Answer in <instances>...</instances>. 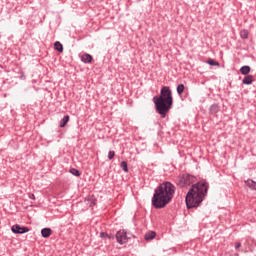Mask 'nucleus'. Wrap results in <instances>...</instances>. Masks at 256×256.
<instances>
[{
  "instance_id": "nucleus-1",
  "label": "nucleus",
  "mask_w": 256,
  "mask_h": 256,
  "mask_svg": "<svg viewBox=\"0 0 256 256\" xmlns=\"http://www.w3.org/2000/svg\"><path fill=\"white\" fill-rule=\"evenodd\" d=\"M173 195H175V186L171 184V182H164L156 188L152 205H154L156 209H163V207L171 203Z\"/></svg>"
},
{
  "instance_id": "nucleus-2",
  "label": "nucleus",
  "mask_w": 256,
  "mask_h": 256,
  "mask_svg": "<svg viewBox=\"0 0 256 256\" xmlns=\"http://www.w3.org/2000/svg\"><path fill=\"white\" fill-rule=\"evenodd\" d=\"M207 183L198 182L193 185L192 188L186 195V206L188 209H193V207H199L203 203V199L207 193Z\"/></svg>"
},
{
  "instance_id": "nucleus-3",
  "label": "nucleus",
  "mask_w": 256,
  "mask_h": 256,
  "mask_svg": "<svg viewBox=\"0 0 256 256\" xmlns=\"http://www.w3.org/2000/svg\"><path fill=\"white\" fill-rule=\"evenodd\" d=\"M154 103L156 105V111L165 117L173 105V96L169 87L164 86L161 89L160 96L154 97Z\"/></svg>"
},
{
  "instance_id": "nucleus-4",
  "label": "nucleus",
  "mask_w": 256,
  "mask_h": 256,
  "mask_svg": "<svg viewBox=\"0 0 256 256\" xmlns=\"http://www.w3.org/2000/svg\"><path fill=\"white\" fill-rule=\"evenodd\" d=\"M195 182V177L189 175V174H184L178 178V185L180 187H188V185H191V183Z\"/></svg>"
},
{
  "instance_id": "nucleus-5",
  "label": "nucleus",
  "mask_w": 256,
  "mask_h": 256,
  "mask_svg": "<svg viewBox=\"0 0 256 256\" xmlns=\"http://www.w3.org/2000/svg\"><path fill=\"white\" fill-rule=\"evenodd\" d=\"M116 241L120 245H125L127 241H129V236H127V232L125 230H120L116 233Z\"/></svg>"
},
{
  "instance_id": "nucleus-6",
  "label": "nucleus",
  "mask_w": 256,
  "mask_h": 256,
  "mask_svg": "<svg viewBox=\"0 0 256 256\" xmlns=\"http://www.w3.org/2000/svg\"><path fill=\"white\" fill-rule=\"evenodd\" d=\"M11 231L19 235H22L23 233H29V229L27 227H21L19 224L13 225L11 227Z\"/></svg>"
},
{
  "instance_id": "nucleus-7",
  "label": "nucleus",
  "mask_w": 256,
  "mask_h": 256,
  "mask_svg": "<svg viewBox=\"0 0 256 256\" xmlns=\"http://www.w3.org/2000/svg\"><path fill=\"white\" fill-rule=\"evenodd\" d=\"M51 233H52L51 228H43V229L41 230V235H42V237H44L45 239H47L48 237H51Z\"/></svg>"
},
{
  "instance_id": "nucleus-8",
  "label": "nucleus",
  "mask_w": 256,
  "mask_h": 256,
  "mask_svg": "<svg viewBox=\"0 0 256 256\" xmlns=\"http://www.w3.org/2000/svg\"><path fill=\"white\" fill-rule=\"evenodd\" d=\"M156 235H157V233H155V231H150L145 234L144 239L146 241H151V240L155 239Z\"/></svg>"
},
{
  "instance_id": "nucleus-9",
  "label": "nucleus",
  "mask_w": 256,
  "mask_h": 256,
  "mask_svg": "<svg viewBox=\"0 0 256 256\" xmlns=\"http://www.w3.org/2000/svg\"><path fill=\"white\" fill-rule=\"evenodd\" d=\"M81 61L83 63H91V61H93V56H91L90 54H84L81 56Z\"/></svg>"
},
{
  "instance_id": "nucleus-10",
  "label": "nucleus",
  "mask_w": 256,
  "mask_h": 256,
  "mask_svg": "<svg viewBox=\"0 0 256 256\" xmlns=\"http://www.w3.org/2000/svg\"><path fill=\"white\" fill-rule=\"evenodd\" d=\"M240 73L242 75H249V73H251V67L249 66H243L240 68Z\"/></svg>"
},
{
  "instance_id": "nucleus-11",
  "label": "nucleus",
  "mask_w": 256,
  "mask_h": 256,
  "mask_svg": "<svg viewBox=\"0 0 256 256\" xmlns=\"http://www.w3.org/2000/svg\"><path fill=\"white\" fill-rule=\"evenodd\" d=\"M242 83H243L244 85H251V83H253V76H251V75L246 76V77L242 80Z\"/></svg>"
},
{
  "instance_id": "nucleus-12",
  "label": "nucleus",
  "mask_w": 256,
  "mask_h": 256,
  "mask_svg": "<svg viewBox=\"0 0 256 256\" xmlns=\"http://www.w3.org/2000/svg\"><path fill=\"white\" fill-rule=\"evenodd\" d=\"M69 115L64 116L61 120H60V127H65V125H67V123H69Z\"/></svg>"
},
{
  "instance_id": "nucleus-13",
  "label": "nucleus",
  "mask_w": 256,
  "mask_h": 256,
  "mask_svg": "<svg viewBox=\"0 0 256 256\" xmlns=\"http://www.w3.org/2000/svg\"><path fill=\"white\" fill-rule=\"evenodd\" d=\"M54 49H56V51H59V53H63V44H61V42H55Z\"/></svg>"
},
{
  "instance_id": "nucleus-14",
  "label": "nucleus",
  "mask_w": 256,
  "mask_h": 256,
  "mask_svg": "<svg viewBox=\"0 0 256 256\" xmlns=\"http://www.w3.org/2000/svg\"><path fill=\"white\" fill-rule=\"evenodd\" d=\"M246 185H247L248 187H250V189H255V191H256V182H255V181H253V180H248V181H246Z\"/></svg>"
},
{
  "instance_id": "nucleus-15",
  "label": "nucleus",
  "mask_w": 256,
  "mask_h": 256,
  "mask_svg": "<svg viewBox=\"0 0 256 256\" xmlns=\"http://www.w3.org/2000/svg\"><path fill=\"white\" fill-rule=\"evenodd\" d=\"M183 91H185V85L179 84V85L177 86V93H178V95H182V94H183Z\"/></svg>"
},
{
  "instance_id": "nucleus-16",
  "label": "nucleus",
  "mask_w": 256,
  "mask_h": 256,
  "mask_svg": "<svg viewBox=\"0 0 256 256\" xmlns=\"http://www.w3.org/2000/svg\"><path fill=\"white\" fill-rule=\"evenodd\" d=\"M208 65H211L212 67H219V62L213 60V59H209L207 60Z\"/></svg>"
},
{
  "instance_id": "nucleus-17",
  "label": "nucleus",
  "mask_w": 256,
  "mask_h": 256,
  "mask_svg": "<svg viewBox=\"0 0 256 256\" xmlns=\"http://www.w3.org/2000/svg\"><path fill=\"white\" fill-rule=\"evenodd\" d=\"M240 36L242 39H247V37H249V32L247 30H242Z\"/></svg>"
},
{
  "instance_id": "nucleus-18",
  "label": "nucleus",
  "mask_w": 256,
  "mask_h": 256,
  "mask_svg": "<svg viewBox=\"0 0 256 256\" xmlns=\"http://www.w3.org/2000/svg\"><path fill=\"white\" fill-rule=\"evenodd\" d=\"M121 168L123 169V171H125V173H129V168L127 167L126 161L121 162Z\"/></svg>"
},
{
  "instance_id": "nucleus-19",
  "label": "nucleus",
  "mask_w": 256,
  "mask_h": 256,
  "mask_svg": "<svg viewBox=\"0 0 256 256\" xmlns=\"http://www.w3.org/2000/svg\"><path fill=\"white\" fill-rule=\"evenodd\" d=\"M70 173L72 175H74L75 177H79L81 175V173H79V170H77L75 168L70 169Z\"/></svg>"
},
{
  "instance_id": "nucleus-20",
  "label": "nucleus",
  "mask_w": 256,
  "mask_h": 256,
  "mask_svg": "<svg viewBox=\"0 0 256 256\" xmlns=\"http://www.w3.org/2000/svg\"><path fill=\"white\" fill-rule=\"evenodd\" d=\"M113 157H115V151H110L108 153V159H113Z\"/></svg>"
},
{
  "instance_id": "nucleus-21",
  "label": "nucleus",
  "mask_w": 256,
  "mask_h": 256,
  "mask_svg": "<svg viewBox=\"0 0 256 256\" xmlns=\"http://www.w3.org/2000/svg\"><path fill=\"white\" fill-rule=\"evenodd\" d=\"M100 237L101 238H105V237H109V235L107 233H105V232H101L100 233Z\"/></svg>"
},
{
  "instance_id": "nucleus-22",
  "label": "nucleus",
  "mask_w": 256,
  "mask_h": 256,
  "mask_svg": "<svg viewBox=\"0 0 256 256\" xmlns=\"http://www.w3.org/2000/svg\"><path fill=\"white\" fill-rule=\"evenodd\" d=\"M219 107L217 105H214L211 107V111H218Z\"/></svg>"
},
{
  "instance_id": "nucleus-23",
  "label": "nucleus",
  "mask_w": 256,
  "mask_h": 256,
  "mask_svg": "<svg viewBox=\"0 0 256 256\" xmlns=\"http://www.w3.org/2000/svg\"><path fill=\"white\" fill-rule=\"evenodd\" d=\"M235 247H236V249H239V247H241V243H237V244L235 245Z\"/></svg>"
},
{
  "instance_id": "nucleus-24",
  "label": "nucleus",
  "mask_w": 256,
  "mask_h": 256,
  "mask_svg": "<svg viewBox=\"0 0 256 256\" xmlns=\"http://www.w3.org/2000/svg\"><path fill=\"white\" fill-rule=\"evenodd\" d=\"M30 199H35V194H31Z\"/></svg>"
}]
</instances>
